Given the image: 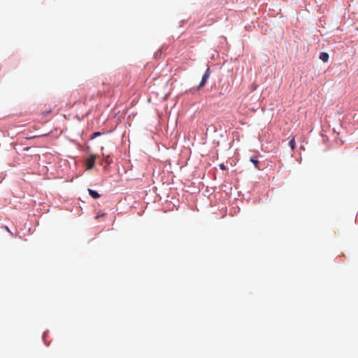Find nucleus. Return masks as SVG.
<instances>
[{"instance_id":"obj_2","label":"nucleus","mask_w":358,"mask_h":358,"mask_svg":"<svg viewBox=\"0 0 358 358\" xmlns=\"http://www.w3.org/2000/svg\"><path fill=\"white\" fill-rule=\"evenodd\" d=\"M96 157L94 155H91L90 158L87 160V169H92L95 162Z\"/></svg>"},{"instance_id":"obj_1","label":"nucleus","mask_w":358,"mask_h":358,"mask_svg":"<svg viewBox=\"0 0 358 358\" xmlns=\"http://www.w3.org/2000/svg\"><path fill=\"white\" fill-rule=\"evenodd\" d=\"M210 69L207 68V69L206 70V71L201 78V80L198 86V90L202 88L205 85L208 79L210 77Z\"/></svg>"},{"instance_id":"obj_10","label":"nucleus","mask_w":358,"mask_h":358,"mask_svg":"<svg viewBox=\"0 0 358 358\" xmlns=\"http://www.w3.org/2000/svg\"><path fill=\"white\" fill-rule=\"evenodd\" d=\"M6 231H10L9 229L7 227H6Z\"/></svg>"},{"instance_id":"obj_4","label":"nucleus","mask_w":358,"mask_h":358,"mask_svg":"<svg viewBox=\"0 0 358 358\" xmlns=\"http://www.w3.org/2000/svg\"><path fill=\"white\" fill-rule=\"evenodd\" d=\"M320 59L324 62H327L329 59V55L327 52H321L320 55Z\"/></svg>"},{"instance_id":"obj_6","label":"nucleus","mask_w":358,"mask_h":358,"mask_svg":"<svg viewBox=\"0 0 358 358\" xmlns=\"http://www.w3.org/2000/svg\"><path fill=\"white\" fill-rule=\"evenodd\" d=\"M250 162L254 164V165L255 166L256 168L259 169V167H258L259 161L257 158H255V157L251 158Z\"/></svg>"},{"instance_id":"obj_8","label":"nucleus","mask_w":358,"mask_h":358,"mask_svg":"<svg viewBox=\"0 0 358 358\" xmlns=\"http://www.w3.org/2000/svg\"><path fill=\"white\" fill-rule=\"evenodd\" d=\"M105 162L107 164H110L111 163V160L110 159V156L109 155L105 156Z\"/></svg>"},{"instance_id":"obj_5","label":"nucleus","mask_w":358,"mask_h":358,"mask_svg":"<svg viewBox=\"0 0 358 358\" xmlns=\"http://www.w3.org/2000/svg\"><path fill=\"white\" fill-rule=\"evenodd\" d=\"M289 145L290 146L291 149L292 150H294L295 147H296V143H295V139L294 138H292L289 143Z\"/></svg>"},{"instance_id":"obj_3","label":"nucleus","mask_w":358,"mask_h":358,"mask_svg":"<svg viewBox=\"0 0 358 358\" xmlns=\"http://www.w3.org/2000/svg\"><path fill=\"white\" fill-rule=\"evenodd\" d=\"M89 194L94 199H98L100 197V194L95 190L88 189Z\"/></svg>"},{"instance_id":"obj_7","label":"nucleus","mask_w":358,"mask_h":358,"mask_svg":"<svg viewBox=\"0 0 358 358\" xmlns=\"http://www.w3.org/2000/svg\"><path fill=\"white\" fill-rule=\"evenodd\" d=\"M101 135V133L99 131L94 132L92 136L90 137V139H94V138L99 136Z\"/></svg>"},{"instance_id":"obj_9","label":"nucleus","mask_w":358,"mask_h":358,"mask_svg":"<svg viewBox=\"0 0 358 358\" xmlns=\"http://www.w3.org/2000/svg\"><path fill=\"white\" fill-rule=\"evenodd\" d=\"M220 168L222 169V170H225L226 169V167L223 164H221L220 165Z\"/></svg>"}]
</instances>
